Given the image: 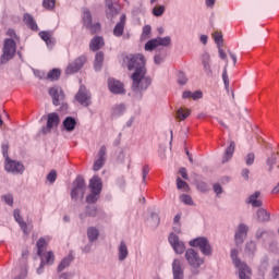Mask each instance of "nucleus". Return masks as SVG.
<instances>
[{
    "label": "nucleus",
    "mask_w": 279,
    "mask_h": 279,
    "mask_svg": "<svg viewBox=\"0 0 279 279\" xmlns=\"http://www.w3.org/2000/svg\"><path fill=\"white\" fill-rule=\"evenodd\" d=\"M124 64H126L129 71H134L131 76L132 88L135 93L140 90H147L151 84V78L145 76L147 69L145 68V57L141 53L128 54L124 58Z\"/></svg>",
    "instance_id": "obj_1"
},
{
    "label": "nucleus",
    "mask_w": 279,
    "mask_h": 279,
    "mask_svg": "<svg viewBox=\"0 0 279 279\" xmlns=\"http://www.w3.org/2000/svg\"><path fill=\"white\" fill-rule=\"evenodd\" d=\"M50 239L47 238H40L37 241V255L41 258L40 265L37 268V274H43L45 271V265H53V260H56V257L53 256V252L49 251L45 253V250H47V245L49 243Z\"/></svg>",
    "instance_id": "obj_2"
},
{
    "label": "nucleus",
    "mask_w": 279,
    "mask_h": 279,
    "mask_svg": "<svg viewBox=\"0 0 279 279\" xmlns=\"http://www.w3.org/2000/svg\"><path fill=\"white\" fill-rule=\"evenodd\" d=\"M90 194L86 197L87 204H95L99 199L101 193L102 183L101 179L97 175L93 177L89 181Z\"/></svg>",
    "instance_id": "obj_3"
},
{
    "label": "nucleus",
    "mask_w": 279,
    "mask_h": 279,
    "mask_svg": "<svg viewBox=\"0 0 279 279\" xmlns=\"http://www.w3.org/2000/svg\"><path fill=\"white\" fill-rule=\"evenodd\" d=\"M239 252L236 250L231 251V258L233 260L234 266L239 270V278L240 279H251L252 278V270L247 266V264L242 263L241 259H238Z\"/></svg>",
    "instance_id": "obj_4"
},
{
    "label": "nucleus",
    "mask_w": 279,
    "mask_h": 279,
    "mask_svg": "<svg viewBox=\"0 0 279 279\" xmlns=\"http://www.w3.org/2000/svg\"><path fill=\"white\" fill-rule=\"evenodd\" d=\"M16 53V41L13 39H5L3 46V53L0 58L1 64H5V62H10L14 58Z\"/></svg>",
    "instance_id": "obj_5"
},
{
    "label": "nucleus",
    "mask_w": 279,
    "mask_h": 279,
    "mask_svg": "<svg viewBox=\"0 0 279 279\" xmlns=\"http://www.w3.org/2000/svg\"><path fill=\"white\" fill-rule=\"evenodd\" d=\"M191 247H198L204 254V256H210L213 254V248L210 247V243H208V239L206 238H196L190 241Z\"/></svg>",
    "instance_id": "obj_6"
},
{
    "label": "nucleus",
    "mask_w": 279,
    "mask_h": 279,
    "mask_svg": "<svg viewBox=\"0 0 279 279\" xmlns=\"http://www.w3.org/2000/svg\"><path fill=\"white\" fill-rule=\"evenodd\" d=\"M171 45V37H158L150 39L145 45V51H154L158 47H169Z\"/></svg>",
    "instance_id": "obj_7"
},
{
    "label": "nucleus",
    "mask_w": 279,
    "mask_h": 279,
    "mask_svg": "<svg viewBox=\"0 0 279 279\" xmlns=\"http://www.w3.org/2000/svg\"><path fill=\"white\" fill-rule=\"evenodd\" d=\"M84 193H86V183L84 182V178L77 177L73 182L71 197L72 199H77V197H84Z\"/></svg>",
    "instance_id": "obj_8"
},
{
    "label": "nucleus",
    "mask_w": 279,
    "mask_h": 279,
    "mask_svg": "<svg viewBox=\"0 0 279 279\" xmlns=\"http://www.w3.org/2000/svg\"><path fill=\"white\" fill-rule=\"evenodd\" d=\"M185 258L193 269H198V267L204 265V258H201L199 254L193 248L186 251Z\"/></svg>",
    "instance_id": "obj_9"
},
{
    "label": "nucleus",
    "mask_w": 279,
    "mask_h": 279,
    "mask_svg": "<svg viewBox=\"0 0 279 279\" xmlns=\"http://www.w3.org/2000/svg\"><path fill=\"white\" fill-rule=\"evenodd\" d=\"M83 24L87 29H90L92 34H97L99 29H101V25L99 23L93 24V15L88 9H83Z\"/></svg>",
    "instance_id": "obj_10"
},
{
    "label": "nucleus",
    "mask_w": 279,
    "mask_h": 279,
    "mask_svg": "<svg viewBox=\"0 0 279 279\" xmlns=\"http://www.w3.org/2000/svg\"><path fill=\"white\" fill-rule=\"evenodd\" d=\"M75 99L81 106L88 108L93 101L90 100V92L86 89V86L81 85L77 94L75 95Z\"/></svg>",
    "instance_id": "obj_11"
},
{
    "label": "nucleus",
    "mask_w": 279,
    "mask_h": 279,
    "mask_svg": "<svg viewBox=\"0 0 279 279\" xmlns=\"http://www.w3.org/2000/svg\"><path fill=\"white\" fill-rule=\"evenodd\" d=\"M4 169L9 173H23V171H25V166L19 161L11 160L10 157H7Z\"/></svg>",
    "instance_id": "obj_12"
},
{
    "label": "nucleus",
    "mask_w": 279,
    "mask_h": 279,
    "mask_svg": "<svg viewBox=\"0 0 279 279\" xmlns=\"http://www.w3.org/2000/svg\"><path fill=\"white\" fill-rule=\"evenodd\" d=\"M168 241L171 247L174 250L175 254H184L186 246L184 245V242L180 241V238H178L177 234L171 233L168 238Z\"/></svg>",
    "instance_id": "obj_13"
},
{
    "label": "nucleus",
    "mask_w": 279,
    "mask_h": 279,
    "mask_svg": "<svg viewBox=\"0 0 279 279\" xmlns=\"http://www.w3.org/2000/svg\"><path fill=\"white\" fill-rule=\"evenodd\" d=\"M58 125H60V116H58V113L56 112L49 113L47 118L46 129H44V134H49V132L58 128Z\"/></svg>",
    "instance_id": "obj_14"
},
{
    "label": "nucleus",
    "mask_w": 279,
    "mask_h": 279,
    "mask_svg": "<svg viewBox=\"0 0 279 279\" xmlns=\"http://www.w3.org/2000/svg\"><path fill=\"white\" fill-rule=\"evenodd\" d=\"M49 95L52 98L53 106H60V102L64 101V92H62V87H51L49 89Z\"/></svg>",
    "instance_id": "obj_15"
},
{
    "label": "nucleus",
    "mask_w": 279,
    "mask_h": 279,
    "mask_svg": "<svg viewBox=\"0 0 279 279\" xmlns=\"http://www.w3.org/2000/svg\"><path fill=\"white\" fill-rule=\"evenodd\" d=\"M86 62V57H78L73 63H70L65 70L66 75H73V73H77L80 69L84 66Z\"/></svg>",
    "instance_id": "obj_16"
},
{
    "label": "nucleus",
    "mask_w": 279,
    "mask_h": 279,
    "mask_svg": "<svg viewBox=\"0 0 279 279\" xmlns=\"http://www.w3.org/2000/svg\"><path fill=\"white\" fill-rule=\"evenodd\" d=\"M108 86L110 93H113V95H123V93H125V88L123 87L122 83L114 78L108 80Z\"/></svg>",
    "instance_id": "obj_17"
},
{
    "label": "nucleus",
    "mask_w": 279,
    "mask_h": 279,
    "mask_svg": "<svg viewBox=\"0 0 279 279\" xmlns=\"http://www.w3.org/2000/svg\"><path fill=\"white\" fill-rule=\"evenodd\" d=\"M106 162V146H101L98 151V158L94 162V171H99Z\"/></svg>",
    "instance_id": "obj_18"
},
{
    "label": "nucleus",
    "mask_w": 279,
    "mask_h": 279,
    "mask_svg": "<svg viewBox=\"0 0 279 279\" xmlns=\"http://www.w3.org/2000/svg\"><path fill=\"white\" fill-rule=\"evenodd\" d=\"M172 274H173V279H184V270L182 269V264L180 263V259L173 260Z\"/></svg>",
    "instance_id": "obj_19"
},
{
    "label": "nucleus",
    "mask_w": 279,
    "mask_h": 279,
    "mask_svg": "<svg viewBox=\"0 0 279 279\" xmlns=\"http://www.w3.org/2000/svg\"><path fill=\"white\" fill-rule=\"evenodd\" d=\"M39 37L41 38L43 41L46 43L49 49L53 48V45H56V39L53 38V33L51 32H47V31L39 32Z\"/></svg>",
    "instance_id": "obj_20"
},
{
    "label": "nucleus",
    "mask_w": 279,
    "mask_h": 279,
    "mask_svg": "<svg viewBox=\"0 0 279 279\" xmlns=\"http://www.w3.org/2000/svg\"><path fill=\"white\" fill-rule=\"evenodd\" d=\"M245 236H247V226L240 225L238 231L235 232V243L236 245H241L243 243Z\"/></svg>",
    "instance_id": "obj_21"
},
{
    "label": "nucleus",
    "mask_w": 279,
    "mask_h": 279,
    "mask_svg": "<svg viewBox=\"0 0 279 279\" xmlns=\"http://www.w3.org/2000/svg\"><path fill=\"white\" fill-rule=\"evenodd\" d=\"M124 29H125V15H121L120 22L113 28V35H116L119 38L123 36Z\"/></svg>",
    "instance_id": "obj_22"
},
{
    "label": "nucleus",
    "mask_w": 279,
    "mask_h": 279,
    "mask_svg": "<svg viewBox=\"0 0 279 279\" xmlns=\"http://www.w3.org/2000/svg\"><path fill=\"white\" fill-rule=\"evenodd\" d=\"M23 21H24L25 25H27V27H29V29H32L33 32H38V24H36L34 16L26 13L23 16Z\"/></svg>",
    "instance_id": "obj_23"
},
{
    "label": "nucleus",
    "mask_w": 279,
    "mask_h": 279,
    "mask_svg": "<svg viewBox=\"0 0 279 279\" xmlns=\"http://www.w3.org/2000/svg\"><path fill=\"white\" fill-rule=\"evenodd\" d=\"M107 3V16L108 19H112V16H116V14H119V4L112 3V0H106Z\"/></svg>",
    "instance_id": "obj_24"
},
{
    "label": "nucleus",
    "mask_w": 279,
    "mask_h": 279,
    "mask_svg": "<svg viewBox=\"0 0 279 279\" xmlns=\"http://www.w3.org/2000/svg\"><path fill=\"white\" fill-rule=\"evenodd\" d=\"M189 117H191V109H189L186 107H181L177 110L175 118L179 121H186V119H189Z\"/></svg>",
    "instance_id": "obj_25"
},
{
    "label": "nucleus",
    "mask_w": 279,
    "mask_h": 279,
    "mask_svg": "<svg viewBox=\"0 0 279 279\" xmlns=\"http://www.w3.org/2000/svg\"><path fill=\"white\" fill-rule=\"evenodd\" d=\"M104 47V38L96 36L92 39L89 48L92 51H99Z\"/></svg>",
    "instance_id": "obj_26"
},
{
    "label": "nucleus",
    "mask_w": 279,
    "mask_h": 279,
    "mask_svg": "<svg viewBox=\"0 0 279 279\" xmlns=\"http://www.w3.org/2000/svg\"><path fill=\"white\" fill-rule=\"evenodd\" d=\"M236 148V144L231 141L229 146L227 147L223 158H222V162H228V160H230V158H232V156L234 155V149Z\"/></svg>",
    "instance_id": "obj_27"
},
{
    "label": "nucleus",
    "mask_w": 279,
    "mask_h": 279,
    "mask_svg": "<svg viewBox=\"0 0 279 279\" xmlns=\"http://www.w3.org/2000/svg\"><path fill=\"white\" fill-rule=\"evenodd\" d=\"M75 125H77V122L72 117H66L63 121V129L65 132H73Z\"/></svg>",
    "instance_id": "obj_28"
},
{
    "label": "nucleus",
    "mask_w": 279,
    "mask_h": 279,
    "mask_svg": "<svg viewBox=\"0 0 279 279\" xmlns=\"http://www.w3.org/2000/svg\"><path fill=\"white\" fill-rule=\"evenodd\" d=\"M13 215H14L15 221L20 225L24 234H27V223L23 221V218L21 217V211L19 209H15Z\"/></svg>",
    "instance_id": "obj_29"
},
{
    "label": "nucleus",
    "mask_w": 279,
    "mask_h": 279,
    "mask_svg": "<svg viewBox=\"0 0 279 279\" xmlns=\"http://www.w3.org/2000/svg\"><path fill=\"white\" fill-rule=\"evenodd\" d=\"M258 197H260V192H255L248 197V204H252L254 208H260L263 203L258 199Z\"/></svg>",
    "instance_id": "obj_30"
},
{
    "label": "nucleus",
    "mask_w": 279,
    "mask_h": 279,
    "mask_svg": "<svg viewBox=\"0 0 279 279\" xmlns=\"http://www.w3.org/2000/svg\"><path fill=\"white\" fill-rule=\"evenodd\" d=\"M118 252H119V260H125L128 258V245L125 244L124 241H122L120 243V246L118 248Z\"/></svg>",
    "instance_id": "obj_31"
},
{
    "label": "nucleus",
    "mask_w": 279,
    "mask_h": 279,
    "mask_svg": "<svg viewBox=\"0 0 279 279\" xmlns=\"http://www.w3.org/2000/svg\"><path fill=\"white\" fill-rule=\"evenodd\" d=\"M101 66H104V52H97L94 62L95 71H101Z\"/></svg>",
    "instance_id": "obj_32"
},
{
    "label": "nucleus",
    "mask_w": 279,
    "mask_h": 279,
    "mask_svg": "<svg viewBox=\"0 0 279 279\" xmlns=\"http://www.w3.org/2000/svg\"><path fill=\"white\" fill-rule=\"evenodd\" d=\"M71 263H73V255L70 254L68 257H64L59 267H58V271H64V269H66V267H69L71 265Z\"/></svg>",
    "instance_id": "obj_33"
},
{
    "label": "nucleus",
    "mask_w": 279,
    "mask_h": 279,
    "mask_svg": "<svg viewBox=\"0 0 279 279\" xmlns=\"http://www.w3.org/2000/svg\"><path fill=\"white\" fill-rule=\"evenodd\" d=\"M87 236L88 240L93 243V241H97V238L99 236V231L96 228L90 227L87 230Z\"/></svg>",
    "instance_id": "obj_34"
},
{
    "label": "nucleus",
    "mask_w": 279,
    "mask_h": 279,
    "mask_svg": "<svg viewBox=\"0 0 279 279\" xmlns=\"http://www.w3.org/2000/svg\"><path fill=\"white\" fill-rule=\"evenodd\" d=\"M257 221L264 222V221H269V213L265 209H259L257 211Z\"/></svg>",
    "instance_id": "obj_35"
},
{
    "label": "nucleus",
    "mask_w": 279,
    "mask_h": 279,
    "mask_svg": "<svg viewBox=\"0 0 279 279\" xmlns=\"http://www.w3.org/2000/svg\"><path fill=\"white\" fill-rule=\"evenodd\" d=\"M60 75H61L60 70L53 69L48 73L47 77L48 80H51V82H56L57 80H60Z\"/></svg>",
    "instance_id": "obj_36"
},
{
    "label": "nucleus",
    "mask_w": 279,
    "mask_h": 279,
    "mask_svg": "<svg viewBox=\"0 0 279 279\" xmlns=\"http://www.w3.org/2000/svg\"><path fill=\"white\" fill-rule=\"evenodd\" d=\"M213 36L216 45H218V47H223V35L220 32H215Z\"/></svg>",
    "instance_id": "obj_37"
},
{
    "label": "nucleus",
    "mask_w": 279,
    "mask_h": 279,
    "mask_svg": "<svg viewBox=\"0 0 279 279\" xmlns=\"http://www.w3.org/2000/svg\"><path fill=\"white\" fill-rule=\"evenodd\" d=\"M203 66H204V70L206 71V73H213V71L210 70V56H208V54L204 56Z\"/></svg>",
    "instance_id": "obj_38"
},
{
    "label": "nucleus",
    "mask_w": 279,
    "mask_h": 279,
    "mask_svg": "<svg viewBox=\"0 0 279 279\" xmlns=\"http://www.w3.org/2000/svg\"><path fill=\"white\" fill-rule=\"evenodd\" d=\"M150 35H151V26H149V25L144 26L141 38L143 40H147V38H149Z\"/></svg>",
    "instance_id": "obj_39"
},
{
    "label": "nucleus",
    "mask_w": 279,
    "mask_h": 279,
    "mask_svg": "<svg viewBox=\"0 0 279 279\" xmlns=\"http://www.w3.org/2000/svg\"><path fill=\"white\" fill-rule=\"evenodd\" d=\"M154 16H162L165 14V5L155 7L153 9Z\"/></svg>",
    "instance_id": "obj_40"
},
{
    "label": "nucleus",
    "mask_w": 279,
    "mask_h": 279,
    "mask_svg": "<svg viewBox=\"0 0 279 279\" xmlns=\"http://www.w3.org/2000/svg\"><path fill=\"white\" fill-rule=\"evenodd\" d=\"M43 5L46 10H53L56 8V0H44Z\"/></svg>",
    "instance_id": "obj_41"
},
{
    "label": "nucleus",
    "mask_w": 279,
    "mask_h": 279,
    "mask_svg": "<svg viewBox=\"0 0 279 279\" xmlns=\"http://www.w3.org/2000/svg\"><path fill=\"white\" fill-rule=\"evenodd\" d=\"M180 199L181 202H183V204H186L187 206L193 205V198L187 194L181 195Z\"/></svg>",
    "instance_id": "obj_42"
},
{
    "label": "nucleus",
    "mask_w": 279,
    "mask_h": 279,
    "mask_svg": "<svg viewBox=\"0 0 279 279\" xmlns=\"http://www.w3.org/2000/svg\"><path fill=\"white\" fill-rule=\"evenodd\" d=\"M186 82H187L186 74H184V72H180L178 74V84H180L181 86H184Z\"/></svg>",
    "instance_id": "obj_43"
},
{
    "label": "nucleus",
    "mask_w": 279,
    "mask_h": 279,
    "mask_svg": "<svg viewBox=\"0 0 279 279\" xmlns=\"http://www.w3.org/2000/svg\"><path fill=\"white\" fill-rule=\"evenodd\" d=\"M177 189H189V183L186 181H183L182 179H177Z\"/></svg>",
    "instance_id": "obj_44"
},
{
    "label": "nucleus",
    "mask_w": 279,
    "mask_h": 279,
    "mask_svg": "<svg viewBox=\"0 0 279 279\" xmlns=\"http://www.w3.org/2000/svg\"><path fill=\"white\" fill-rule=\"evenodd\" d=\"M271 279H279V262L272 267Z\"/></svg>",
    "instance_id": "obj_45"
},
{
    "label": "nucleus",
    "mask_w": 279,
    "mask_h": 279,
    "mask_svg": "<svg viewBox=\"0 0 279 279\" xmlns=\"http://www.w3.org/2000/svg\"><path fill=\"white\" fill-rule=\"evenodd\" d=\"M58 178V174L56 173V170H51L50 173L47 175L48 182H56V179Z\"/></svg>",
    "instance_id": "obj_46"
},
{
    "label": "nucleus",
    "mask_w": 279,
    "mask_h": 279,
    "mask_svg": "<svg viewBox=\"0 0 279 279\" xmlns=\"http://www.w3.org/2000/svg\"><path fill=\"white\" fill-rule=\"evenodd\" d=\"M125 112V106L124 105H118L114 108V114H123Z\"/></svg>",
    "instance_id": "obj_47"
},
{
    "label": "nucleus",
    "mask_w": 279,
    "mask_h": 279,
    "mask_svg": "<svg viewBox=\"0 0 279 279\" xmlns=\"http://www.w3.org/2000/svg\"><path fill=\"white\" fill-rule=\"evenodd\" d=\"M3 199H4L5 204H8V206H12L14 204V198L12 197L11 194L4 195Z\"/></svg>",
    "instance_id": "obj_48"
},
{
    "label": "nucleus",
    "mask_w": 279,
    "mask_h": 279,
    "mask_svg": "<svg viewBox=\"0 0 279 279\" xmlns=\"http://www.w3.org/2000/svg\"><path fill=\"white\" fill-rule=\"evenodd\" d=\"M222 80L226 88H228V86H230V78H228V72L226 70L222 73Z\"/></svg>",
    "instance_id": "obj_49"
},
{
    "label": "nucleus",
    "mask_w": 279,
    "mask_h": 279,
    "mask_svg": "<svg viewBox=\"0 0 279 279\" xmlns=\"http://www.w3.org/2000/svg\"><path fill=\"white\" fill-rule=\"evenodd\" d=\"M197 189L198 191H201L202 193H206V191H208V186L206 185V183L201 182L197 184Z\"/></svg>",
    "instance_id": "obj_50"
},
{
    "label": "nucleus",
    "mask_w": 279,
    "mask_h": 279,
    "mask_svg": "<svg viewBox=\"0 0 279 279\" xmlns=\"http://www.w3.org/2000/svg\"><path fill=\"white\" fill-rule=\"evenodd\" d=\"M179 173L183 178V180H189V173L186 172V168H180Z\"/></svg>",
    "instance_id": "obj_51"
},
{
    "label": "nucleus",
    "mask_w": 279,
    "mask_h": 279,
    "mask_svg": "<svg viewBox=\"0 0 279 279\" xmlns=\"http://www.w3.org/2000/svg\"><path fill=\"white\" fill-rule=\"evenodd\" d=\"M246 251L247 252H255L256 251V243L250 242L248 244H246Z\"/></svg>",
    "instance_id": "obj_52"
},
{
    "label": "nucleus",
    "mask_w": 279,
    "mask_h": 279,
    "mask_svg": "<svg viewBox=\"0 0 279 279\" xmlns=\"http://www.w3.org/2000/svg\"><path fill=\"white\" fill-rule=\"evenodd\" d=\"M203 94L201 90H196L194 93H192V99H194V101H196V99H202Z\"/></svg>",
    "instance_id": "obj_53"
},
{
    "label": "nucleus",
    "mask_w": 279,
    "mask_h": 279,
    "mask_svg": "<svg viewBox=\"0 0 279 279\" xmlns=\"http://www.w3.org/2000/svg\"><path fill=\"white\" fill-rule=\"evenodd\" d=\"M147 175H149V166L143 167V182L147 179Z\"/></svg>",
    "instance_id": "obj_54"
},
{
    "label": "nucleus",
    "mask_w": 279,
    "mask_h": 279,
    "mask_svg": "<svg viewBox=\"0 0 279 279\" xmlns=\"http://www.w3.org/2000/svg\"><path fill=\"white\" fill-rule=\"evenodd\" d=\"M154 60L155 64H161L165 60V56L156 54Z\"/></svg>",
    "instance_id": "obj_55"
},
{
    "label": "nucleus",
    "mask_w": 279,
    "mask_h": 279,
    "mask_svg": "<svg viewBox=\"0 0 279 279\" xmlns=\"http://www.w3.org/2000/svg\"><path fill=\"white\" fill-rule=\"evenodd\" d=\"M254 154H248L247 156H246V165H254Z\"/></svg>",
    "instance_id": "obj_56"
},
{
    "label": "nucleus",
    "mask_w": 279,
    "mask_h": 279,
    "mask_svg": "<svg viewBox=\"0 0 279 279\" xmlns=\"http://www.w3.org/2000/svg\"><path fill=\"white\" fill-rule=\"evenodd\" d=\"M214 191L217 195H221V193H223V190L221 189V185H219V184L214 185Z\"/></svg>",
    "instance_id": "obj_57"
},
{
    "label": "nucleus",
    "mask_w": 279,
    "mask_h": 279,
    "mask_svg": "<svg viewBox=\"0 0 279 279\" xmlns=\"http://www.w3.org/2000/svg\"><path fill=\"white\" fill-rule=\"evenodd\" d=\"M8 149H9L8 144H3L2 145V154H3V157L5 158V160H8Z\"/></svg>",
    "instance_id": "obj_58"
},
{
    "label": "nucleus",
    "mask_w": 279,
    "mask_h": 279,
    "mask_svg": "<svg viewBox=\"0 0 279 279\" xmlns=\"http://www.w3.org/2000/svg\"><path fill=\"white\" fill-rule=\"evenodd\" d=\"M182 98L183 99H193V93H191L189 90L183 92Z\"/></svg>",
    "instance_id": "obj_59"
},
{
    "label": "nucleus",
    "mask_w": 279,
    "mask_h": 279,
    "mask_svg": "<svg viewBox=\"0 0 279 279\" xmlns=\"http://www.w3.org/2000/svg\"><path fill=\"white\" fill-rule=\"evenodd\" d=\"M218 52H219V57L221 58V60H226L227 54H226V52L223 51V48L218 47Z\"/></svg>",
    "instance_id": "obj_60"
},
{
    "label": "nucleus",
    "mask_w": 279,
    "mask_h": 279,
    "mask_svg": "<svg viewBox=\"0 0 279 279\" xmlns=\"http://www.w3.org/2000/svg\"><path fill=\"white\" fill-rule=\"evenodd\" d=\"M256 236H257V239H260V236H269V233H267L265 231H257Z\"/></svg>",
    "instance_id": "obj_61"
},
{
    "label": "nucleus",
    "mask_w": 279,
    "mask_h": 279,
    "mask_svg": "<svg viewBox=\"0 0 279 279\" xmlns=\"http://www.w3.org/2000/svg\"><path fill=\"white\" fill-rule=\"evenodd\" d=\"M242 175L245 180H247L250 178V170L247 169L242 170Z\"/></svg>",
    "instance_id": "obj_62"
},
{
    "label": "nucleus",
    "mask_w": 279,
    "mask_h": 279,
    "mask_svg": "<svg viewBox=\"0 0 279 279\" xmlns=\"http://www.w3.org/2000/svg\"><path fill=\"white\" fill-rule=\"evenodd\" d=\"M201 43H203V45H206V43H208V36L202 35L201 36Z\"/></svg>",
    "instance_id": "obj_63"
},
{
    "label": "nucleus",
    "mask_w": 279,
    "mask_h": 279,
    "mask_svg": "<svg viewBox=\"0 0 279 279\" xmlns=\"http://www.w3.org/2000/svg\"><path fill=\"white\" fill-rule=\"evenodd\" d=\"M7 35H8V36H11V38H13V36H16V33L14 32V29L10 28V29L7 32Z\"/></svg>",
    "instance_id": "obj_64"
}]
</instances>
